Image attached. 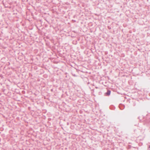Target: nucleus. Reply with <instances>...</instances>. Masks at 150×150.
Listing matches in <instances>:
<instances>
[{
  "instance_id": "obj_6",
  "label": "nucleus",
  "mask_w": 150,
  "mask_h": 150,
  "mask_svg": "<svg viewBox=\"0 0 150 150\" xmlns=\"http://www.w3.org/2000/svg\"><path fill=\"white\" fill-rule=\"evenodd\" d=\"M49 127H51V126H50V125H49Z\"/></svg>"
},
{
  "instance_id": "obj_4",
  "label": "nucleus",
  "mask_w": 150,
  "mask_h": 150,
  "mask_svg": "<svg viewBox=\"0 0 150 150\" xmlns=\"http://www.w3.org/2000/svg\"><path fill=\"white\" fill-rule=\"evenodd\" d=\"M33 68L34 69H37V68H36V67H37V66H33Z\"/></svg>"
},
{
  "instance_id": "obj_9",
  "label": "nucleus",
  "mask_w": 150,
  "mask_h": 150,
  "mask_svg": "<svg viewBox=\"0 0 150 150\" xmlns=\"http://www.w3.org/2000/svg\"><path fill=\"white\" fill-rule=\"evenodd\" d=\"M123 107H124V105H123Z\"/></svg>"
},
{
  "instance_id": "obj_8",
  "label": "nucleus",
  "mask_w": 150,
  "mask_h": 150,
  "mask_svg": "<svg viewBox=\"0 0 150 150\" xmlns=\"http://www.w3.org/2000/svg\"><path fill=\"white\" fill-rule=\"evenodd\" d=\"M32 68H33V66H32Z\"/></svg>"
},
{
  "instance_id": "obj_1",
  "label": "nucleus",
  "mask_w": 150,
  "mask_h": 150,
  "mask_svg": "<svg viewBox=\"0 0 150 150\" xmlns=\"http://www.w3.org/2000/svg\"><path fill=\"white\" fill-rule=\"evenodd\" d=\"M111 91L109 90H107V92L105 93V96H109L110 94Z\"/></svg>"
},
{
  "instance_id": "obj_2",
  "label": "nucleus",
  "mask_w": 150,
  "mask_h": 150,
  "mask_svg": "<svg viewBox=\"0 0 150 150\" xmlns=\"http://www.w3.org/2000/svg\"><path fill=\"white\" fill-rule=\"evenodd\" d=\"M121 68L119 67V68L121 69V71H123L124 69V67L122 66H120Z\"/></svg>"
},
{
  "instance_id": "obj_3",
  "label": "nucleus",
  "mask_w": 150,
  "mask_h": 150,
  "mask_svg": "<svg viewBox=\"0 0 150 150\" xmlns=\"http://www.w3.org/2000/svg\"><path fill=\"white\" fill-rule=\"evenodd\" d=\"M75 68V69H76V70H78V71H82V70H79V69H76V68Z\"/></svg>"
},
{
  "instance_id": "obj_7",
  "label": "nucleus",
  "mask_w": 150,
  "mask_h": 150,
  "mask_svg": "<svg viewBox=\"0 0 150 150\" xmlns=\"http://www.w3.org/2000/svg\"><path fill=\"white\" fill-rule=\"evenodd\" d=\"M49 123L48 122H47V125Z\"/></svg>"
},
{
  "instance_id": "obj_5",
  "label": "nucleus",
  "mask_w": 150,
  "mask_h": 150,
  "mask_svg": "<svg viewBox=\"0 0 150 150\" xmlns=\"http://www.w3.org/2000/svg\"><path fill=\"white\" fill-rule=\"evenodd\" d=\"M73 76H76V75L75 74H73Z\"/></svg>"
}]
</instances>
